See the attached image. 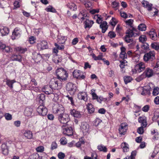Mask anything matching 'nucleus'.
<instances>
[{"instance_id":"f257e3e1","label":"nucleus","mask_w":159,"mask_h":159,"mask_svg":"<svg viewBox=\"0 0 159 159\" xmlns=\"http://www.w3.org/2000/svg\"><path fill=\"white\" fill-rule=\"evenodd\" d=\"M56 75L58 79L61 81H65L67 80L68 74L66 70L62 68L57 69L56 71Z\"/></svg>"},{"instance_id":"f03ea898","label":"nucleus","mask_w":159,"mask_h":159,"mask_svg":"<svg viewBox=\"0 0 159 159\" xmlns=\"http://www.w3.org/2000/svg\"><path fill=\"white\" fill-rule=\"evenodd\" d=\"M138 121L141 123V127L138 128L137 132L139 134H142L144 132L143 128L146 127L147 125L146 117L145 116L140 117L138 118Z\"/></svg>"},{"instance_id":"7ed1b4c3","label":"nucleus","mask_w":159,"mask_h":159,"mask_svg":"<svg viewBox=\"0 0 159 159\" xmlns=\"http://www.w3.org/2000/svg\"><path fill=\"white\" fill-rule=\"evenodd\" d=\"M52 111L53 113L57 114L58 116H59L64 113L65 108L61 104L56 103L53 106Z\"/></svg>"},{"instance_id":"20e7f679","label":"nucleus","mask_w":159,"mask_h":159,"mask_svg":"<svg viewBox=\"0 0 159 159\" xmlns=\"http://www.w3.org/2000/svg\"><path fill=\"white\" fill-rule=\"evenodd\" d=\"M58 119L61 123L65 125H68V123L70 120L69 115L66 113L59 115Z\"/></svg>"},{"instance_id":"39448f33","label":"nucleus","mask_w":159,"mask_h":159,"mask_svg":"<svg viewBox=\"0 0 159 159\" xmlns=\"http://www.w3.org/2000/svg\"><path fill=\"white\" fill-rule=\"evenodd\" d=\"M153 74L152 70L150 69L149 68H147L146 69L143 74L140 75L136 79V80L138 82H139L142 80L145 77L144 75H146V76L150 78L152 77Z\"/></svg>"},{"instance_id":"423d86ee","label":"nucleus","mask_w":159,"mask_h":159,"mask_svg":"<svg viewBox=\"0 0 159 159\" xmlns=\"http://www.w3.org/2000/svg\"><path fill=\"white\" fill-rule=\"evenodd\" d=\"M61 82L57 80H55V79H52L50 82V85L53 90H58L61 88Z\"/></svg>"},{"instance_id":"0eeeda50","label":"nucleus","mask_w":159,"mask_h":159,"mask_svg":"<svg viewBox=\"0 0 159 159\" xmlns=\"http://www.w3.org/2000/svg\"><path fill=\"white\" fill-rule=\"evenodd\" d=\"M37 111L39 115L45 116L47 114L48 110L43 104H40L37 109Z\"/></svg>"},{"instance_id":"6e6552de","label":"nucleus","mask_w":159,"mask_h":159,"mask_svg":"<svg viewBox=\"0 0 159 159\" xmlns=\"http://www.w3.org/2000/svg\"><path fill=\"white\" fill-rule=\"evenodd\" d=\"M63 128V132L64 134L68 136H72L73 134V131L71 127L63 125L62 126Z\"/></svg>"},{"instance_id":"1a4fd4ad","label":"nucleus","mask_w":159,"mask_h":159,"mask_svg":"<svg viewBox=\"0 0 159 159\" xmlns=\"http://www.w3.org/2000/svg\"><path fill=\"white\" fill-rule=\"evenodd\" d=\"M76 89V85L71 82H69L66 84V89L70 93L74 94Z\"/></svg>"},{"instance_id":"9d476101","label":"nucleus","mask_w":159,"mask_h":159,"mask_svg":"<svg viewBox=\"0 0 159 159\" xmlns=\"http://www.w3.org/2000/svg\"><path fill=\"white\" fill-rule=\"evenodd\" d=\"M74 77L79 80L84 79L85 76L83 75V72L80 70H75L73 72Z\"/></svg>"},{"instance_id":"9b49d317","label":"nucleus","mask_w":159,"mask_h":159,"mask_svg":"<svg viewBox=\"0 0 159 159\" xmlns=\"http://www.w3.org/2000/svg\"><path fill=\"white\" fill-rule=\"evenodd\" d=\"M155 59V54L152 52L145 54L143 56V59L146 62L148 61H152Z\"/></svg>"},{"instance_id":"f8f14e48","label":"nucleus","mask_w":159,"mask_h":159,"mask_svg":"<svg viewBox=\"0 0 159 159\" xmlns=\"http://www.w3.org/2000/svg\"><path fill=\"white\" fill-rule=\"evenodd\" d=\"M133 31H137V29L134 27H132V29H128L125 32L126 35L125 36L129 37H132L133 36L135 37L137 35H139V33L135 34Z\"/></svg>"},{"instance_id":"ddd939ff","label":"nucleus","mask_w":159,"mask_h":159,"mask_svg":"<svg viewBox=\"0 0 159 159\" xmlns=\"http://www.w3.org/2000/svg\"><path fill=\"white\" fill-rule=\"evenodd\" d=\"M21 31L18 28H16L12 32L11 35L12 39L14 40L20 37Z\"/></svg>"},{"instance_id":"4468645a","label":"nucleus","mask_w":159,"mask_h":159,"mask_svg":"<svg viewBox=\"0 0 159 159\" xmlns=\"http://www.w3.org/2000/svg\"><path fill=\"white\" fill-rule=\"evenodd\" d=\"M145 68V64L143 62H140L136 65L135 69L133 70H135L136 72L140 73L144 70Z\"/></svg>"},{"instance_id":"2eb2a0df","label":"nucleus","mask_w":159,"mask_h":159,"mask_svg":"<svg viewBox=\"0 0 159 159\" xmlns=\"http://www.w3.org/2000/svg\"><path fill=\"white\" fill-rule=\"evenodd\" d=\"M37 46V48L39 50L47 49L48 48L47 42L45 41H43L38 43Z\"/></svg>"},{"instance_id":"dca6fc26","label":"nucleus","mask_w":159,"mask_h":159,"mask_svg":"<svg viewBox=\"0 0 159 159\" xmlns=\"http://www.w3.org/2000/svg\"><path fill=\"white\" fill-rule=\"evenodd\" d=\"M42 90L45 93L47 94H49L52 93L54 92V90L53 89L50 85H46L44 86L42 89Z\"/></svg>"},{"instance_id":"f3484780","label":"nucleus","mask_w":159,"mask_h":159,"mask_svg":"<svg viewBox=\"0 0 159 159\" xmlns=\"http://www.w3.org/2000/svg\"><path fill=\"white\" fill-rule=\"evenodd\" d=\"M127 125L125 123H122L120 125V127L119 129V133L120 134L124 135L127 129Z\"/></svg>"},{"instance_id":"a211bd4d","label":"nucleus","mask_w":159,"mask_h":159,"mask_svg":"<svg viewBox=\"0 0 159 159\" xmlns=\"http://www.w3.org/2000/svg\"><path fill=\"white\" fill-rule=\"evenodd\" d=\"M89 125L86 122L82 123L80 128L84 133H87L89 129Z\"/></svg>"},{"instance_id":"6ab92c4d","label":"nucleus","mask_w":159,"mask_h":159,"mask_svg":"<svg viewBox=\"0 0 159 159\" xmlns=\"http://www.w3.org/2000/svg\"><path fill=\"white\" fill-rule=\"evenodd\" d=\"M70 113L71 115L74 117L80 118L81 116L80 111L74 109L71 110L70 111Z\"/></svg>"},{"instance_id":"aec40b11","label":"nucleus","mask_w":159,"mask_h":159,"mask_svg":"<svg viewBox=\"0 0 159 159\" xmlns=\"http://www.w3.org/2000/svg\"><path fill=\"white\" fill-rule=\"evenodd\" d=\"M0 32L2 36L7 35L9 32V28L3 26H0Z\"/></svg>"},{"instance_id":"412c9836","label":"nucleus","mask_w":159,"mask_h":159,"mask_svg":"<svg viewBox=\"0 0 159 159\" xmlns=\"http://www.w3.org/2000/svg\"><path fill=\"white\" fill-rule=\"evenodd\" d=\"M37 99L41 104H43L45 100V95L43 93L39 94L38 95Z\"/></svg>"},{"instance_id":"4be33fe9","label":"nucleus","mask_w":159,"mask_h":159,"mask_svg":"<svg viewBox=\"0 0 159 159\" xmlns=\"http://www.w3.org/2000/svg\"><path fill=\"white\" fill-rule=\"evenodd\" d=\"M84 27L85 29L88 28H90L94 23L93 20H89L88 19H86L84 22Z\"/></svg>"},{"instance_id":"5701e85b","label":"nucleus","mask_w":159,"mask_h":159,"mask_svg":"<svg viewBox=\"0 0 159 159\" xmlns=\"http://www.w3.org/2000/svg\"><path fill=\"white\" fill-rule=\"evenodd\" d=\"M11 59L13 61H16L19 62L22 61V57L20 55L13 54L11 57Z\"/></svg>"},{"instance_id":"b1692460","label":"nucleus","mask_w":159,"mask_h":159,"mask_svg":"<svg viewBox=\"0 0 159 159\" xmlns=\"http://www.w3.org/2000/svg\"><path fill=\"white\" fill-rule=\"evenodd\" d=\"M87 95L86 92H81L79 93L78 95V98L80 99H82L86 101L87 100Z\"/></svg>"},{"instance_id":"393cba45","label":"nucleus","mask_w":159,"mask_h":159,"mask_svg":"<svg viewBox=\"0 0 159 159\" xmlns=\"http://www.w3.org/2000/svg\"><path fill=\"white\" fill-rule=\"evenodd\" d=\"M32 57L33 59L35 60V61H38L41 59V56L39 53L34 52L32 53Z\"/></svg>"},{"instance_id":"a878e982","label":"nucleus","mask_w":159,"mask_h":159,"mask_svg":"<svg viewBox=\"0 0 159 159\" xmlns=\"http://www.w3.org/2000/svg\"><path fill=\"white\" fill-rule=\"evenodd\" d=\"M24 135L25 138L29 139H31L33 137V134L31 131L28 130L25 131Z\"/></svg>"},{"instance_id":"bb28decb","label":"nucleus","mask_w":159,"mask_h":159,"mask_svg":"<svg viewBox=\"0 0 159 159\" xmlns=\"http://www.w3.org/2000/svg\"><path fill=\"white\" fill-rule=\"evenodd\" d=\"M130 38L125 36L124 37L125 41L127 43H131L130 45L133 46L135 44V42L133 39H131Z\"/></svg>"},{"instance_id":"cd10ccee","label":"nucleus","mask_w":159,"mask_h":159,"mask_svg":"<svg viewBox=\"0 0 159 159\" xmlns=\"http://www.w3.org/2000/svg\"><path fill=\"white\" fill-rule=\"evenodd\" d=\"M152 67H153V74H159V62H157L155 66H153L152 65Z\"/></svg>"},{"instance_id":"c85d7f7f","label":"nucleus","mask_w":159,"mask_h":159,"mask_svg":"<svg viewBox=\"0 0 159 159\" xmlns=\"http://www.w3.org/2000/svg\"><path fill=\"white\" fill-rule=\"evenodd\" d=\"M121 146L123 149V152H127L129 150V145L126 143H122L121 145Z\"/></svg>"},{"instance_id":"c756f323","label":"nucleus","mask_w":159,"mask_h":159,"mask_svg":"<svg viewBox=\"0 0 159 159\" xmlns=\"http://www.w3.org/2000/svg\"><path fill=\"white\" fill-rule=\"evenodd\" d=\"M2 152L4 155H7L8 153V150L7 146L5 144H2L1 146Z\"/></svg>"},{"instance_id":"7c9ffc66","label":"nucleus","mask_w":159,"mask_h":159,"mask_svg":"<svg viewBox=\"0 0 159 159\" xmlns=\"http://www.w3.org/2000/svg\"><path fill=\"white\" fill-rule=\"evenodd\" d=\"M150 38L152 40H155L157 39V34L155 33L154 31H150L149 32L148 34Z\"/></svg>"},{"instance_id":"2f4dec72","label":"nucleus","mask_w":159,"mask_h":159,"mask_svg":"<svg viewBox=\"0 0 159 159\" xmlns=\"http://www.w3.org/2000/svg\"><path fill=\"white\" fill-rule=\"evenodd\" d=\"M33 109L31 108H26L24 111V114L27 116H30L32 114Z\"/></svg>"},{"instance_id":"473e14b6","label":"nucleus","mask_w":159,"mask_h":159,"mask_svg":"<svg viewBox=\"0 0 159 159\" xmlns=\"http://www.w3.org/2000/svg\"><path fill=\"white\" fill-rule=\"evenodd\" d=\"M6 84L11 89L13 88V84L16 82L14 80H11L9 79H7L6 80Z\"/></svg>"},{"instance_id":"72a5a7b5","label":"nucleus","mask_w":159,"mask_h":159,"mask_svg":"<svg viewBox=\"0 0 159 159\" xmlns=\"http://www.w3.org/2000/svg\"><path fill=\"white\" fill-rule=\"evenodd\" d=\"M67 7L72 11L76 10L77 7L75 4L73 3H69L67 4Z\"/></svg>"},{"instance_id":"f704fd0d","label":"nucleus","mask_w":159,"mask_h":159,"mask_svg":"<svg viewBox=\"0 0 159 159\" xmlns=\"http://www.w3.org/2000/svg\"><path fill=\"white\" fill-rule=\"evenodd\" d=\"M87 109L90 113H93L94 111V108L93 105L91 103H88L87 105Z\"/></svg>"},{"instance_id":"c9c22d12","label":"nucleus","mask_w":159,"mask_h":159,"mask_svg":"<svg viewBox=\"0 0 159 159\" xmlns=\"http://www.w3.org/2000/svg\"><path fill=\"white\" fill-rule=\"evenodd\" d=\"M97 149L100 151L105 152L107 151V148L106 146L102 144L98 145L97 146Z\"/></svg>"},{"instance_id":"e433bc0d","label":"nucleus","mask_w":159,"mask_h":159,"mask_svg":"<svg viewBox=\"0 0 159 159\" xmlns=\"http://www.w3.org/2000/svg\"><path fill=\"white\" fill-rule=\"evenodd\" d=\"M147 40V37L144 35H141L139 38V40L142 43H145Z\"/></svg>"},{"instance_id":"4c0bfd02","label":"nucleus","mask_w":159,"mask_h":159,"mask_svg":"<svg viewBox=\"0 0 159 159\" xmlns=\"http://www.w3.org/2000/svg\"><path fill=\"white\" fill-rule=\"evenodd\" d=\"M124 80L125 83L126 84L130 82L133 79L131 77L127 76L124 77Z\"/></svg>"},{"instance_id":"58836bf2","label":"nucleus","mask_w":159,"mask_h":159,"mask_svg":"<svg viewBox=\"0 0 159 159\" xmlns=\"http://www.w3.org/2000/svg\"><path fill=\"white\" fill-rule=\"evenodd\" d=\"M16 49L17 51L21 53H24L27 51V48H24L21 47H17Z\"/></svg>"},{"instance_id":"ea45409f","label":"nucleus","mask_w":159,"mask_h":159,"mask_svg":"<svg viewBox=\"0 0 159 159\" xmlns=\"http://www.w3.org/2000/svg\"><path fill=\"white\" fill-rule=\"evenodd\" d=\"M90 55L92 56L94 60L95 61L101 60L102 56L101 55H99L98 56H96L93 53H91Z\"/></svg>"},{"instance_id":"a19ab883","label":"nucleus","mask_w":159,"mask_h":159,"mask_svg":"<svg viewBox=\"0 0 159 159\" xmlns=\"http://www.w3.org/2000/svg\"><path fill=\"white\" fill-rule=\"evenodd\" d=\"M138 28L140 31H143L146 30V27L145 24L142 23L139 25Z\"/></svg>"},{"instance_id":"79ce46f5","label":"nucleus","mask_w":159,"mask_h":159,"mask_svg":"<svg viewBox=\"0 0 159 159\" xmlns=\"http://www.w3.org/2000/svg\"><path fill=\"white\" fill-rule=\"evenodd\" d=\"M46 11L48 12H51L54 13L56 12V9L51 6H48L46 9Z\"/></svg>"},{"instance_id":"37998d69","label":"nucleus","mask_w":159,"mask_h":159,"mask_svg":"<svg viewBox=\"0 0 159 159\" xmlns=\"http://www.w3.org/2000/svg\"><path fill=\"white\" fill-rule=\"evenodd\" d=\"M13 51L12 49L10 46H5V47L4 48V50L2 52H4L9 53L10 52H12Z\"/></svg>"},{"instance_id":"c03bdc74","label":"nucleus","mask_w":159,"mask_h":159,"mask_svg":"<svg viewBox=\"0 0 159 159\" xmlns=\"http://www.w3.org/2000/svg\"><path fill=\"white\" fill-rule=\"evenodd\" d=\"M85 143V141L84 140H83L82 139H80L79 141L77 142L76 144V146L79 148L82 145L84 144Z\"/></svg>"},{"instance_id":"a18cd8bd","label":"nucleus","mask_w":159,"mask_h":159,"mask_svg":"<svg viewBox=\"0 0 159 159\" xmlns=\"http://www.w3.org/2000/svg\"><path fill=\"white\" fill-rule=\"evenodd\" d=\"M151 47L155 50H159V44L156 43H152L151 44Z\"/></svg>"},{"instance_id":"49530a36","label":"nucleus","mask_w":159,"mask_h":159,"mask_svg":"<svg viewBox=\"0 0 159 159\" xmlns=\"http://www.w3.org/2000/svg\"><path fill=\"white\" fill-rule=\"evenodd\" d=\"M141 48L143 50H146L148 49L149 48V46L147 43L145 42L142 43L141 45Z\"/></svg>"},{"instance_id":"de8ad7c7","label":"nucleus","mask_w":159,"mask_h":159,"mask_svg":"<svg viewBox=\"0 0 159 159\" xmlns=\"http://www.w3.org/2000/svg\"><path fill=\"white\" fill-rule=\"evenodd\" d=\"M159 93V88L158 87H155L152 92V95L153 96H156Z\"/></svg>"},{"instance_id":"09e8293b","label":"nucleus","mask_w":159,"mask_h":159,"mask_svg":"<svg viewBox=\"0 0 159 159\" xmlns=\"http://www.w3.org/2000/svg\"><path fill=\"white\" fill-rule=\"evenodd\" d=\"M111 25L113 26H114L117 23V21L115 18L112 17L111 20L110 22Z\"/></svg>"},{"instance_id":"8fccbe9b","label":"nucleus","mask_w":159,"mask_h":159,"mask_svg":"<svg viewBox=\"0 0 159 159\" xmlns=\"http://www.w3.org/2000/svg\"><path fill=\"white\" fill-rule=\"evenodd\" d=\"M120 57L123 60H124L127 58V54L126 53L120 52Z\"/></svg>"},{"instance_id":"3c124183","label":"nucleus","mask_w":159,"mask_h":159,"mask_svg":"<svg viewBox=\"0 0 159 159\" xmlns=\"http://www.w3.org/2000/svg\"><path fill=\"white\" fill-rule=\"evenodd\" d=\"M107 23L106 21H104L102 23H101L100 25V27L101 29L103 28H108V26L107 25Z\"/></svg>"},{"instance_id":"603ef678","label":"nucleus","mask_w":159,"mask_h":159,"mask_svg":"<svg viewBox=\"0 0 159 159\" xmlns=\"http://www.w3.org/2000/svg\"><path fill=\"white\" fill-rule=\"evenodd\" d=\"M133 22L134 20H133L130 19L127 20H126L125 21V22L127 25L130 26L132 28V27H133L132 26V25L133 24Z\"/></svg>"},{"instance_id":"864d4df0","label":"nucleus","mask_w":159,"mask_h":159,"mask_svg":"<svg viewBox=\"0 0 159 159\" xmlns=\"http://www.w3.org/2000/svg\"><path fill=\"white\" fill-rule=\"evenodd\" d=\"M126 65L124 64H122L121 63H120V64L119 65L121 69V71L122 73H125V66Z\"/></svg>"},{"instance_id":"5fc2aeb1","label":"nucleus","mask_w":159,"mask_h":159,"mask_svg":"<svg viewBox=\"0 0 159 159\" xmlns=\"http://www.w3.org/2000/svg\"><path fill=\"white\" fill-rule=\"evenodd\" d=\"M5 117L7 120H10L12 118V116L9 113H6L4 115Z\"/></svg>"},{"instance_id":"6e6d98bb","label":"nucleus","mask_w":159,"mask_h":159,"mask_svg":"<svg viewBox=\"0 0 159 159\" xmlns=\"http://www.w3.org/2000/svg\"><path fill=\"white\" fill-rule=\"evenodd\" d=\"M60 143L61 145H65L67 143L66 139L64 137L61 138L60 139Z\"/></svg>"},{"instance_id":"4d7b16f0","label":"nucleus","mask_w":159,"mask_h":159,"mask_svg":"<svg viewBox=\"0 0 159 159\" xmlns=\"http://www.w3.org/2000/svg\"><path fill=\"white\" fill-rule=\"evenodd\" d=\"M108 35L111 39H112L115 38L116 36V34L114 32L111 31L109 32Z\"/></svg>"},{"instance_id":"13d9d810","label":"nucleus","mask_w":159,"mask_h":159,"mask_svg":"<svg viewBox=\"0 0 159 159\" xmlns=\"http://www.w3.org/2000/svg\"><path fill=\"white\" fill-rule=\"evenodd\" d=\"M119 3L116 1L113 2L111 4L112 7L113 8H115L117 9V7L119 6Z\"/></svg>"},{"instance_id":"bf43d9fd","label":"nucleus","mask_w":159,"mask_h":159,"mask_svg":"<svg viewBox=\"0 0 159 159\" xmlns=\"http://www.w3.org/2000/svg\"><path fill=\"white\" fill-rule=\"evenodd\" d=\"M57 143L55 142H52L51 144V149L53 150L57 148Z\"/></svg>"},{"instance_id":"052dcab7","label":"nucleus","mask_w":159,"mask_h":159,"mask_svg":"<svg viewBox=\"0 0 159 159\" xmlns=\"http://www.w3.org/2000/svg\"><path fill=\"white\" fill-rule=\"evenodd\" d=\"M36 150L38 152H43L44 150V148L42 146L38 147L36 148Z\"/></svg>"},{"instance_id":"680f3d73","label":"nucleus","mask_w":159,"mask_h":159,"mask_svg":"<svg viewBox=\"0 0 159 159\" xmlns=\"http://www.w3.org/2000/svg\"><path fill=\"white\" fill-rule=\"evenodd\" d=\"M55 46L57 47L58 50H61L64 48V46L63 45H59L57 43H55Z\"/></svg>"},{"instance_id":"e2e57ef3","label":"nucleus","mask_w":159,"mask_h":159,"mask_svg":"<svg viewBox=\"0 0 159 159\" xmlns=\"http://www.w3.org/2000/svg\"><path fill=\"white\" fill-rule=\"evenodd\" d=\"M65 156V154L62 152H60L58 154V157L60 159H64Z\"/></svg>"},{"instance_id":"0e129e2a","label":"nucleus","mask_w":159,"mask_h":159,"mask_svg":"<svg viewBox=\"0 0 159 159\" xmlns=\"http://www.w3.org/2000/svg\"><path fill=\"white\" fill-rule=\"evenodd\" d=\"M149 109V106L148 105H146L142 108V110L145 112L148 111Z\"/></svg>"},{"instance_id":"69168bd1","label":"nucleus","mask_w":159,"mask_h":159,"mask_svg":"<svg viewBox=\"0 0 159 159\" xmlns=\"http://www.w3.org/2000/svg\"><path fill=\"white\" fill-rule=\"evenodd\" d=\"M87 2H86L85 3H84V4L86 7L89 8L90 7L92 6V2L89 1H87Z\"/></svg>"},{"instance_id":"338daca9","label":"nucleus","mask_w":159,"mask_h":159,"mask_svg":"<svg viewBox=\"0 0 159 159\" xmlns=\"http://www.w3.org/2000/svg\"><path fill=\"white\" fill-rule=\"evenodd\" d=\"M120 14L121 16L123 18H126L128 17V15H127L125 12H122L121 11H120Z\"/></svg>"},{"instance_id":"774afa93","label":"nucleus","mask_w":159,"mask_h":159,"mask_svg":"<svg viewBox=\"0 0 159 159\" xmlns=\"http://www.w3.org/2000/svg\"><path fill=\"white\" fill-rule=\"evenodd\" d=\"M35 38L34 36H31L29 38V42L30 44H33L35 43Z\"/></svg>"}]
</instances>
